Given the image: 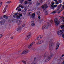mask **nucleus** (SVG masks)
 I'll use <instances>...</instances> for the list:
<instances>
[{"mask_svg":"<svg viewBox=\"0 0 64 64\" xmlns=\"http://www.w3.org/2000/svg\"><path fill=\"white\" fill-rule=\"evenodd\" d=\"M22 62L23 63H24V64H26V62L24 60H23Z\"/></svg>","mask_w":64,"mask_h":64,"instance_id":"nucleus-25","label":"nucleus"},{"mask_svg":"<svg viewBox=\"0 0 64 64\" xmlns=\"http://www.w3.org/2000/svg\"><path fill=\"white\" fill-rule=\"evenodd\" d=\"M44 42V40H39L38 41V44H41V43H43Z\"/></svg>","mask_w":64,"mask_h":64,"instance_id":"nucleus-11","label":"nucleus"},{"mask_svg":"<svg viewBox=\"0 0 64 64\" xmlns=\"http://www.w3.org/2000/svg\"><path fill=\"white\" fill-rule=\"evenodd\" d=\"M28 3V2H27V1H26L24 2V3L26 4H27Z\"/></svg>","mask_w":64,"mask_h":64,"instance_id":"nucleus-33","label":"nucleus"},{"mask_svg":"<svg viewBox=\"0 0 64 64\" xmlns=\"http://www.w3.org/2000/svg\"><path fill=\"white\" fill-rule=\"evenodd\" d=\"M25 24H24L22 25V27H24V26H25Z\"/></svg>","mask_w":64,"mask_h":64,"instance_id":"nucleus-50","label":"nucleus"},{"mask_svg":"<svg viewBox=\"0 0 64 64\" xmlns=\"http://www.w3.org/2000/svg\"><path fill=\"white\" fill-rule=\"evenodd\" d=\"M20 4H22V3H23V1H22V0H20Z\"/></svg>","mask_w":64,"mask_h":64,"instance_id":"nucleus-27","label":"nucleus"},{"mask_svg":"<svg viewBox=\"0 0 64 64\" xmlns=\"http://www.w3.org/2000/svg\"><path fill=\"white\" fill-rule=\"evenodd\" d=\"M30 37H31V32H29L28 34L26 37V40L29 39Z\"/></svg>","mask_w":64,"mask_h":64,"instance_id":"nucleus-7","label":"nucleus"},{"mask_svg":"<svg viewBox=\"0 0 64 64\" xmlns=\"http://www.w3.org/2000/svg\"><path fill=\"white\" fill-rule=\"evenodd\" d=\"M43 37V36L42 35H41L40 36H39L37 37V40H40Z\"/></svg>","mask_w":64,"mask_h":64,"instance_id":"nucleus-10","label":"nucleus"},{"mask_svg":"<svg viewBox=\"0 0 64 64\" xmlns=\"http://www.w3.org/2000/svg\"><path fill=\"white\" fill-rule=\"evenodd\" d=\"M52 40H50V45H49V49L50 50V51H52V50H53V44L52 43Z\"/></svg>","mask_w":64,"mask_h":64,"instance_id":"nucleus-2","label":"nucleus"},{"mask_svg":"<svg viewBox=\"0 0 64 64\" xmlns=\"http://www.w3.org/2000/svg\"><path fill=\"white\" fill-rule=\"evenodd\" d=\"M60 27L62 29V28H64V25H63L62 26H60Z\"/></svg>","mask_w":64,"mask_h":64,"instance_id":"nucleus-28","label":"nucleus"},{"mask_svg":"<svg viewBox=\"0 0 64 64\" xmlns=\"http://www.w3.org/2000/svg\"><path fill=\"white\" fill-rule=\"evenodd\" d=\"M3 17L5 19H7L8 18V17H7V16L5 15Z\"/></svg>","mask_w":64,"mask_h":64,"instance_id":"nucleus-22","label":"nucleus"},{"mask_svg":"<svg viewBox=\"0 0 64 64\" xmlns=\"http://www.w3.org/2000/svg\"><path fill=\"white\" fill-rule=\"evenodd\" d=\"M22 1H24V0H22Z\"/></svg>","mask_w":64,"mask_h":64,"instance_id":"nucleus-63","label":"nucleus"},{"mask_svg":"<svg viewBox=\"0 0 64 64\" xmlns=\"http://www.w3.org/2000/svg\"><path fill=\"white\" fill-rule=\"evenodd\" d=\"M44 55H45V56H47V54H44Z\"/></svg>","mask_w":64,"mask_h":64,"instance_id":"nucleus-46","label":"nucleus"},{"mask_svg":"<svg viewBox=\"0 0 64 64\" xmlns=\"http://www.w3.org/2000/svg\"><path fill=\"white\" fill-rule=\"evenodd\" d=\"M20 7L21 8H22V9H23V8H24V7L23 6H21Z\"/></svg>","mask_w":64,"mask_h":64,"instance_id":"nucleus-32","label":"nucleus"},{"mask_svg":"<svg viewBox=\"0 0 64 64\" xmlns=\"http://www.w3.org/2000/svg\"><path fill=\"white\" fill-rule=\"evenodd\" d=\"M54 1H55V2H56V1H57V0H54Z\"/></svg>","mask_w":64,"mask_h":64,"instance_id":"nucleus-58","label":"nucleus"},{"mask_svg":"<svg viewBox=\"0 0 64 64\" xmlns=\"http://www.w3.org/2000/svg\"><path fill=\"white\" fill-rule=\"evenodd\" d=\"M46 13H47V11H45V14H46Z\"/></svg>","mask_w":64,"mask_h":64,"instance_id":"nucleus-56","label":"nucleus"},{"mask_svg":"<svg viewBox=\"0 0 64 64\" xmlns=\"http://www.w3.org/2000/svg\"><path fill=\"white\" fill-rule=\"evenodd\" d=\"M37 14L38 15H39V14H38V13H37Z\"/></svg>","mask_w":64,"mask_h":64,"instance_id":"nucleus-61","label":"nucleus"},{"mask_svg":"<svg viewBox=\"0 0 64 64\" xmlns=\"http://www.w3.org/2000/svg\"><path fill=\"white\" fill-rule=\"evenodd\" d=\"M63 64H64V61L62 62Z\"/></svg>","mask_w":64,"mask_h":64,"instance_id":"nucleus-57","label":"nucleus"},{"mask_svg":"<svg viewBox=\"0 0 64 64\" xmlns=\"http://www.w3.org/2000/svg\"><path fill=\"white\" fill-rule=\"evenodd\" d=\"M40 3H43V0H40Z\"/></svg>","mask_w":64,"mask_h":64,"instance_id":"nucleus-23","label":"nucleus"},{"mask_svg":"<svg viewBox=\"0 0 64 64\" xmlns=\"http://www.w3.org/2000/svg\"><path fill=\"white\" fill-rule=\"evenodd\" d=\"M21 6H22V5H21V4H20V5L18 6V7L19 8H20V7H21Z\"/></svg>","mask_w":64,"mask_h":64,"instance_id":"nucleus-31","label":"nucleus"},{"mask_svg":"<svg viewBox=\"0 0 64 64\" xmlns=\"http://www.w3.org/2000/svg\"><path fill=\"white\" fill-rule=\"evenodd\" d=\"M21 9H18V11H21Z\"/></svg>","mask_w":64,"mask_h":64,"instance_id":"nucleus-38","label":"nucleus"},{"mask_svg":"<svg viewBox=\"0 0 64 64\" xmlns=\"http://www.w3.org/2000/svg\"><path fill=\"white\" fill-rule=\"evenodd\" d=\"M2 37V34H0V39H1Z\"/></svg>","mask_w":64,"mask_h":64,"instance_id":"nucleus-34","label":"nucleus"},{"mask_svg":"<svg viewBox=\"0 0 64 64\" xmlns=\"http://www.w3.org/2000/svg\"><path fill=\"white\" fill-rule=\"evenodd\" d=\"M11 38L12 39H13V38L11 37V38Z\"/></svg>","mask_w":64,"mask_h":64,"instance_id":"nucleus-54","label":"nucleus"},{"mask_svg":"<svg viewBox=\"0 0 64 64\" xmlns=\"http://www.w3.org/2000/svg\"><path fill=\"white\" fill-rule=\"evenodd\" d=\"M38 13H40V12H38Z\"/></svg>","mask_w":64,"mask_h":64,"instance_id":"nucleus-59","label":"nucleus"},{"mask_svg":"<svg viewBox=\"0 0 64 64\" xmlns=\"http://www.w3.org/2000/svg\"><path fill=\"white\" fill-rule=\"evenodd\" d=\"M28 4H29L30 5H31V4H32V2H29L28 3Z\"/></svg>","mask_w":64,"mask_h":64,"instance_id":"nucleus-41","label":"nucleus"},{"mask_svg":"<svg viewBox=\"0 0 64 64\" xmlns=\"http://www.w3.org/2000/svg\"><path fill=\"white\" fill-rule=\"evenodd\" d=\"M59 2L60 3H61V2H62V1H61V0H60L59 1Z\"/></svg>","mask_w":64,"mask_h":64,"instance_id":"nucleus-47","label":"nucleus"},{"mask_svg":"<svg viewBox=\"0 0 64 64\" xmlns=\"http://www.w3.org/2000/svg\"><path fill=\"white\" fill-rule=\"evenodd\" d=\"M20 22L21 21H20L19 20L17 22V24H18V25H19H19H20V24L21 23Z\"/></svg>","mask_w":64,"mask_h":64,"instance_id":"nucleus-20","label":"nucleus"},{"mask_svg":"<svg viewBox=\"0 0 64 64\" xmlns=\"http://www.w3.org/2000/svg\"><path fill=\"white\" fill-rule=\"evenodd\" d=\"M31 26H35V24L33 23L31 25Z\"/></svg>","mask_w":64,"mask_h":64,"instance_id":"nucleus-26","label":"nucleus"},{"mask_svg":"<svg viewBox=\"0 0 64 64\" xmlns=\"http://www.w3.org/2000/svg\"><path fill=\"white\" fill-rule=\"evenodd\" d=\"M11 2V1H8L6 3H8L9 4H10V3Z\"/></svg>","mask_w":64,"mask_h":64,"instance_id":"nucleus-29","label":"nucleus"},{"mask_svg":"<svg viewBox=\"0 0 64 64\" xmlns=\"http://www.w3.org/2000/svg\"><path fill=\"white\" fill-rule=\"evenodd\" d=\"M52 5H53L54 4V3L53 2L52 3Z\"/></svg>","mask_w":64,"mask_h":64,"instance_id":"nucleus-45","label":"nucleus"},{"mask_svg":"<svg viewBox=\"0 0 64 64\" xmlns=\"http://www.w3.org/2000/svg\"><path fill=\"white\" fill-rule=\"evenodd\" d=\"M52 13L53 14H54V13H56V12L53 11L52 12Z\"/></svg>","mask_w":64,"mask_h":64,"instance_id":"nucleus-35","label":"nucleus"},{"mask_svg":"<svg viewBox=\"0 0 64 64\" xmlns=\"http://www.w3.org/2000/svg\"><path fill=\"white\" fill-rule=\"evenodd\" d=\"M62 6V4H60V5H59L58 7V9L57 10H58L59 9L61 8V6Z\"/></svg>","mask_w":64,"mask_h":64,"instance_id":"nucleus-19","label":"nucleus"},{"mask_svg":"<svg viewBox=\"0 0 64 64\" xmlns=\"http://www.w3.org/2000/svg\"><path fill=\"white\" fill-rule=\"evenodd\" d=\"M34 43H35V42H33L31 43V44H30V45H29L28 46V48H29V49H30V48H31V47L32 46V45H33V44H34Z\"/></svg>","mask_w":64,"mask_h":64,"instance_id":"nucleus-9","label":"nucleus"},{"mask_svg":"<svg viewBox=\"0 0 64 64\" xmlns=\"http://www.w3.org/2000/svg\"><path fill=\"white\" fill-rule=\"evenodd\" d=\"M57 34L59 37H60V36H62V37L63 38H64V33H63L62 30H60V32L59 31L58 32Z\"/></svg>","mask_w":64,"mask_h":64,"instance_id":"nucleus-3","label":"nucleus"},{"mask_svg":"<svg viewBox=\"0 0 64 64\" xmlns=\"http://www.w3.org/2000/svg\"><path fill=\"white\" fill-rule=\"evenodd\" d=\"M19 7L18 6L17 8H16V10H18V9H19Z\"/></svg>","mask_w":64,"mask_h":64,"instance_id":"nucleus-40","label":"nucleus"},{"mask_svg":"<svg viewBox=\"0 0 64 64\" xmlns=\"http://www.w3.org/2000/svg\"><path fill=\"white\" fill-rule=\"evenodd\" d=\"M6 21L5 20L3 19L1 20V22L2 24H3Z\"/></svg>","mask_w":64,"mask_h":64,"instance_id":"nucleus-16","label":"nucleus"},{"mask_svg":"<svg viewBox=\"0 0 64 64\" xmlns=\"http://www.w3.org/2000/svg\"><path fill=\"white\" fill-rule=\"evenodd\" d=\"M29 15H30V16H31V15H32L31 14H30V13H29Z\"/></svg>","mask_w":64,"mask_h":64,"instance_id":"nucleus-51","label":"nucleus"},{"mask_svg":"<svg viewBox=\"0 0 64 64\" xmlns=\"http://www.w3.org/2000/svg\"><path fill=\"white\" fill-rule=\"evenodd\" d=\"M2 4V2H0V7L1 6Z\"/></svg>","mask_w":64,"mask_h":64,"instance_id":"nucleus-30","label":"nucleus"},{"mask_svg":"<svg viewBox=\"0 0 64 64\" xmlns=\"http://www.w3.org/2000/svg\"><path fill=\"white\" fill-rule=\"evenodd\" d=\"M31 0H28V1L29 2H30V1H31Z\"/></svg>","mask_w":64,"mask_h":64,"instance_id":"nucleus-52","label":"nucleus"},{"mask_svg":"<svg viewBox=\"0 0 64 64\" xmlns=\"http://www.w3.org/2000/svg\"><path fill=\"white\" fill-rule=\"evenodd\" d=\"M54 21L55 25L56 26H58L59 25V21L58 18H55L54 20Z\"/></svg>","mask_w":64,"mask_h":64,"instance_id":"nucleus-5","label":"nucleus"},{"mask_svg":"<svg viewBox=\"0 0 64 64\" xmlns=\"http://www.w3.org/2000/svg\"><path fill=\"white\" fill-rule=\"evenodd\" d=\"M60 11L58 13V14H59V13H60Z\"/></svg>","mask_w":64,"mask_h":64,"instance_id":"nucleus-55","label":"nucleus"},{"mask_svg":"<svg viewBox=\"0 0 64 64\" xmlns=\"http://www.w3.org/2000/svg\"><path fill=\"white\" fill-rule=\"evenodd\" d=\"M6 7H8V5H7L6 6Z\"/></svg>","mask_w":64,"mask_h":64,"instance_id":"nucleus-60","label":"nucleus"},{"mask_svg":"<svg viewBox=\"0 0 64 64\" xmlns=\"http://www.w3.org/2000/svg\"><path fill=\"white\" fill-rule=\"evenodd\" d=\"M6 9H7V6H6L4 8V10L3 12V13H5L6 12Z\"/></svg>","mask_w":64,"mask_h":64,"instance_id":"nucleus-15","label":"nucleus"},{"mask_svg":"<svg viewBox=\"0 0 64 64\" xmlns=\"http://www.w3.org/2000/svg\"><path fill=\"white\" fill-rule=\"evenodd\" d=\"M57 6V5H55L54 6L53 5H52L51 7H52L53 8L52 9H54V7H56Z\"/></svg>","mask_w":64,"mask_h":64,"instance_id":"nucleus-18","label":"nucleus"},{"mask_svg":"<svg viewBox=\"0 0 64 64\" xmlns=\"http://www.w3.org/2000/svg\"><path fill=\"white\" fill-rule=\"evenodd\" d=\"M53 56V55L52 54H51L50 56H48L46 58L45 60V62H48V61H49L52 58V57Z\"/></svg>","mask_w":64,"mask_h":64,"instance_id":"nucleus-4","label":"nucleus"},{"mask_svg":"<svg viewBox=\"0 0 64 64\" xmlns=\"http://www.w3.org/2000/svg\"><path fill=\"white\" fill-rule=\"evenodd\" d=\"M24 10H25V11H26L27 10H26V9L25 8H24Z\"/></svg>","mask_w":64,"mask_h":64,"instance_id":"nucleus-53","label":"nucleus"},{"mask_svg":"<svg viewBox=\"0 0 64 64\" xmlns=\"http://www.w3.org/2000/svg\"><path fill=\"white\" fill-rule=\"evenodd\" d=\"M62 8L64 9V5L62 6Z\"/></svg>","mask_w":64,"mask_h":64,"instance_id":"nucleus-39","label":"nucleus"},{"mask_svg":"<svg viewBox=\"0 0 64 64\" xmlns=\"http://www.w3.org/2000/svg\"><path fill=\"white\" fill-rule=\"evenodd\" d=\"M12 20H12V21H14V20H15V19H12Z\"/></svg>","mask_w":64,"mask_h":64,"instance_id":"nucleus-42","label":"nucleus"},{"mask_svg":"<svg viewBox=\"0 0 64 64\" xmlns=\"http://www.w3.org/2000/svg\"><path fill=\"white\" fill-rule=\"evenodd\" d=\"M38 19H40L41 18V17H40V16H38Z\"/></svg>","mask_w":64,"mask_h":64,"instance_id":"nucleus-36","label":"nucleus"},{"mask_svg":"<svg viewBox=\"0 0 64 64\" xmlns=\"http://www.w3.org/2000/svg\"><path fill=\"white\" fill-rule=\"evenodd\" d=\"M1 64H2V63H1Z\"/></svg>","mask_w":64,"mask_h":64,"instance_id":"nucleus-64","label":"nucleus"},{"mask_svg":"<svg viewBox=\"0 0 64 64\" xmlns=\"http://www.w3.org/2000/svg\"><path fill=\"white\" fill-rule=\"evenodd\" d=\"M36 59V58H34V60L33 61L31 64H36V62L35 61Z\"/></svg>","mask_w":64,"mask_h":64,"instance_id":"nucleus-17","label":"nucleus"},{"mask_svg":"<svg viewBox=\"0 0 64 64\" xmlns=\"http://www.w3.org/2000/svg\"><path fill=\"white\" fill-rule=\"evenodd\" d=\"M49 22H50V24H52L53 23V21L52 20H49Z\"/></svg>","mask_w":64,"mask_h":64,"instance_id":"nucleus-24","label":"nucleus"},{"mask_svg":"<svg viewBox=\"0 0 64 64\" xmlns=\"http://www.w3.org/2000/svg\"><path fill=\"white\" fill-rule=\"evenodd\" d=\"M18 14H17V13H14V15H17Z\"/></svg>","mask_w":64,"mask_h":64,"instance_id":"nucleus-44","label":"nucleus"},{"mask_svg":"<svg viewBox=\"0 0 64 64\" xmlns=\"http://www.w3.org/2000/svg\"><path fill=\"white\" fill-rule=\"evenodd\" d=\"M1 57H0V60L1 59Z\"/></svg>","mask_w":64,"mask_h":64,"instance_id":"nucleus-62","label":"nucleus"},{"mask_svg":"<svg viewBox=\"0 0 64 64\" xmlns=\"http://www.w3.org/2000/svg\"><path fill=\"white\" fill-rule=\"evenodd\" d=\"M47 5V4H44V6L42 5V9H44V7H45V8H47L48 7V6Z\"/></svg>","mask_w":64,"mask_h":64,"instance_id":"nucleus-12","label":"nucleus"},{"mask_svg":"<svg viewBox=\"0 0 64 64\" xmlns=\"http://www.w3.org/2000/svg\"><path fill=\"white\" fill-rule=\"evenodd\" d=\"M63 56H64V54H63L62 56V57H63Z\"/></svg>","mask_w":64,"mask_h":64,"instance_id":"nucleus-43","label":"nucleus"},{"mask_svg":"<svg viewBox=\"0 0 64 64\" xmlns=\"http://www.w3.org/2000/svg\"><path fill=\"white\" fill-rule=\"evenodd\" d=\"M40 3H38L37 4V5H40Z\"/></svg>","mask_w":64,"mask_h":64,"instance_id":"nucleus-48","label":"nucleus"},{"mask_svg":"<svg viewBox=\"0 0 64 64\" xmlns=\"http://www.w3.org/2000/svg\"><path fill=\"white\" fill-rule=\"evenodd\" d=\"M56 4H59V3L58 2H56Z\"/></svg>","mask_w":64,"mask_h":64,"instance_id":"nucleus-37","label":"nucleus"},{"mask_svg":"<svg viewBox=\"0 0 64 64\" xmlns=\"http://www.w3.org/2000/svg\"><path fill=\"white\" fill-rule=\"evenodd\" d=\"M22 16V15L21 14H20L19 15V16H16L15 15H14L13 16V17L15 18L16 19H20V16L21 17V16Z\"/></svg>","mask_w":64,"mask_h":64,"instance_id":"nucleus-6","label":"nucleus"},{"mask_svg":"<svg viewBox=\"0 0 64 64\" xmlns=\"http://www.w3.org/2000/svg\"><path fill=\"white\" fill-rule=\"evenodd\" d=\"M35 13H34L32 15V17L34 18L35 17Z\"/></svg>","mask_w":64,"mask_h":64,"instance_id":"nucleus-21","label":"nucleus"},{"mask_svg":"<svg viewBox=\"0 0 64 64\" xmlns=\"http://www.w3.org/2000/svg\"><path fill=\"white\" fill-rule=\"evenodd\" d=\"M56 45L57 46L56 49V50H57V49H58V48H59V45H60V43H59V42H57L56 44Z\"/></svg>","mask_w":64,"mask_h":64,"instance_id":"nucleus-14","label":"nucleus"},{"mask_svg":"<svg viewBox=\"0 0 64 64\" xmlns=\"http://www.w3.org/2000/svg\"><path fill=\"white\" fill-rule=\"evenodd\" d=\"M48 25L46 24L44 26H42V30H44V29H48V27H50L51 26V24H50L49 23V22H48Z\"/></svg>","mask_w":64,"mask_h":64,"instance_id":"nucleus-1","label":"nucleus"},{"mask_svg":"<svg viewBox=\"0 0 64 64\" xmlns=\"http://www.w3.org/2000/svg\"><path fill=\"white\" fill-rule=\"evenodd\" d=\"M17 31L18 32H21V27L18 28L17 30Z\"/></svg>","mask_w":64,"mask_h":64,"instance_id":"nucleus-13","label":"nucleus"},{"mask_svg":"<svg viewBox=\"0 0 64 64\" xmlns=\"http://www.w3.org/2000/svg\"><path fill=\"white\" fill-rule=\"evenodd\" d=\"M29 50H25L24 51H23L22 53L21 54H26L28 52H29Z\"/></svg>","mask_w":64,"mask_h":64,"instance_id":"nucleus-8","label":"nucleus"},{"mask_svg":"<svg viewBox=\"0 0 64 64\" xmlns=\"http://www.w3.org/2000/svg\"><path fill=\"white\" fill-rule=\"evenodd\" d=\"M0 24H1V25H2V22H1V21L0 22Z\"/></svg>","mask_w":64,"mask_h":64,"instance_id":"nucleus-49","label":"nucleus"}]
</instances>
